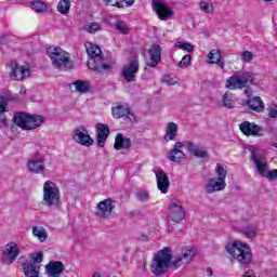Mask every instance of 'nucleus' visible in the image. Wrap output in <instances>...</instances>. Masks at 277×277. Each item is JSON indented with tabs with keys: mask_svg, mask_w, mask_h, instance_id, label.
Here are the masks:
<instances>
[{
	"mask_svg": "<svg viewBox=\"0 0 277 277\" xmlns=\"http://www.w3.org/2000/svg\"><path fill=\"white\" fill-rule=\"evenodd\" d=\"M30 259L34 261L32 265H38V263H42V261H44V254L42 252H38L36 254H31Z\"/></svg>",
	"mask_w": 277,
	"mask_h": 277,
	"instance_id": "obj_44",
	"label": "nucleus"
},
{
	"mask_svg": "<svg viewBox=\"0 0 277 277\" xmlns=\"http://www.w3.org/2000/svg\"><path fill=\"white\" fill-rule=\"evenodd\" d=\"M22 272L26 277H40V265L29 262L23 263Z\"/></svg>",
	"mask_w": 277,
	"mask_h": 277,
	"instance_id": "obj_21",
	"label": "nucleus"
},
{
	"mask_svg": "<svg viewBox=\"0 0 277 277\" xmlns=\"http://www.w3.org/2000/svg\"><path fill=\"white\" fill-rule=\"evenodd\" d=\"M13 122L24 131H34V129H38V127H42V124H44V118L40 115L15 113Z\"/></svg>",
	"mask_w": 277,
	"mask_h": 277,
	"instance_id": "obj_5",
	"label": "nucleus"
},
{
	"mask_svg": "<svg viewBox=\"0 0 277 277\" xmlns=\"http://www.w3.org/2000/svg\"><path fill=\"white\" fill-rule=\"evenodd\" d=\"M114 209H116L115 201L111 198L104 199L96 205L95 215L101 220H109L111 213H114Z\"/></svg>",
	"mask_w": 277,
	"mask_h": 277,
	"instance_id": "obj_9",
	"label": "nucleus"
},
{
	"mask_svg": "<svg viewBox=\"0 0 277 277\" xmlns=\"http://www.w3.org/2000/svg\"><path fill=\"white\" fill-rule=\"evenodd\" d=\"M28 170L32 174H42L44 172V158L40 156H34L28 160Z\"/></svg>",
	"mask_w": 277,
	"mask_h": 277,
	"instance_id": "obj_16",
	"label": "nucleus"
},
{
	"mask_svg": "<svg viewBox=\"0 0 277 277\" xmlns=\"http://www.w3.org/2000/svg\"><path fill=\"white\" fill-rule=\"evenodd\" d=\"M118 8H131L135 0H117Z\"/></svg>",
	"mask_w": 277,
	"mask_h": 277,
	"instance_id": "obj_45",
	"label": "nucleus"
},
{
	"mask_svg": "<svg viewBox=\"0 0 277 277\" xmlns=\"http://www.w3.org/2000/svg\"><path fill=\"white\" fill-rule=\"evenodd\" d=\"M225 248L233 260L239 262L240 265H250L252 263V250L248 245L236 240L227 243Z\"/></svg>",
	"mask_w": 277,
	"mask_h": 277,
	"instance_id": "obj_4",
	"label": "nucleus"
},
{
	"mask_svg": "<svg viewBox=\"0 0 277 277\" xmlns=\"http://www.w3.org/2000/svg\"><path fill=\"white\" fill-rule=\"evenodd\" d=\"M256 83V78H254V74L252 71H245L241 75H233L230 76L225 83V88L227 90H243V94L247 98L252 96V89L250 85H254Z\"/></svg>",
	"mask_w": 277,
	"mask_h": 277,
	"instance_id": "obj_2",
	"label": "nucleus"
},
{
	"mask_svg": "<svg viewBox=\"0 0 277 277\" xmlns=\"http://www.w3.org/2000/svg\"><path fill=\"white\" fill-rule=\"evenodd\" d=\"M150 63L147 64L149 68H156L159 62H161V47L153 45L149 50Z\"/></svg>",
	"mask_w": 277,
	"mask_h": 277,
	"instance_id": "obj_22",
	"label": "nucleus"
},
{
	"mask_svg": "<svg viewBox=\"0 0 277 277\" xmlns=\"http://www.w3.org/2000/svg\"><path fill=\"white\" fill-rule=\"evenodd\" d=\"M60 188L55 183L47 181L43 185V199L41 205L43 207H57L60 205Z\"/></svg>",
	"mask_w": 277,
	"mask_h": 277,
	"instance_id": "obj_7",
	"label": "nucleus"
},
{
	"mask_svg": "<svg viewBox=\"0 0 277 277\" xmlns=\"http://www.w3.org/2000/svg\"><path fill=\"white\" fill-rule=\"evenodd\" d=\"M32 10H35L36 12H44L47 11V3L42 1H36L32 3Z\"/></svg>",
	"mask_w": 277,
	"mask_h": 277,
	"instance_id": "obj_41",
	"label": "nucleus"
},
{
	"mask_svg": "<svg viewBox=\"0 0 277 277\" xmlns=\"http://www.w3.org/2000/svg\"><path fill=\"white\" fill-rule=\"evenodd\" d=\"M242 62H245L246 64H250V62H252V60H254V54H252V52L250 51H243L240 55Z\"/></svg>",
	"mask_w": 277,
	"mask_h": 277,
	"instance_id": "obj_40",
	"label": "nucleus"
},
{
	"mask_svg": "<svg viewBox=\"0 0 277 277\" xmlns=\"http://www.w3.org/2000/svg\"><path fill=\"white\" fill-rule=\"evenodd\" d=\"M45 269L48 272V277H60L66 267L61 261H51L48 265H45Z\"/></svg>",
	"mask_w": 277,
	"mask_h": 277,
	"instance_id": "obj_18",
	"label": "nucleus"
},
{
	"mask_svg": "<svg viewBox=\"0 0 277 277\" xmlns=\"http://www.w3.org/2000/svg\"><path fill=\"white\" fill-rule=\"evenodd\" d=\"M215 172L217 179H222L224 182H226V176L228 172L224 169V167L221 163H216Z\"/></svg>",
	"mask_w": 277,
	"mask_h": 277,
	"instance_id": "obj_36",
	"label": "nucleus"
},
{
	"mask_svg": "<svg viewBox=\"0 0 277 277\" xmlns=\"http://www.w3.org/2000/svg\"><path fill=\"white\" fill-rule=\"evenodd\" d=\"M265 1H272V0H265Z\"/></svg>",
	"mask_w": 277,
	"mask_h": 277,
	"instance_id": "obj_56",
	"label": "nucleus"
},
{
	"mask_svg": "<svg viewBox=\"0 0 277 277\" xmlns=\"http://www.w3.org/2000/svg\"><path fill=\"white\" fill-rule=\"evenodd\" d=\"M251 159L254 162V166L261 176H265V179H268L269 181H277V169L267 171L269 170L267 160H265L263 156L256 154L254 149L251 150Z\"/></svg>",
	"mask_w": 277,
	"mask_h": 277,
	"instance_id": "obj_8",
	"label": "nucleus"
},
{
	"mask_svg": "<svg viewBox=\"0 0 277 277\" xmlns=\"http://www.w3.org/2000/svg\"><path fill=\"white\" fill-rule=\"evenodd\" d=\"M183 146H185V144L182 142L175 143L173 148L167 154V159L173 163H181V161H185V153L182 150Z\"/></svg>",
	"mask_w": 277,
	"mask_h": 277,
	"instance_id": "obj_15",
	"label": "nucleus"
},
{
	"mask_svg": "<svg viewBox=\"0 0 277 277\" xmlns=\"http://www.w3.org/2000/svg\"><path fill=\"white\" fill-rule=\"evenodd\" d=\"M209 64H216L219 68L224 70V63L222 62V51L217 49L211 50L208 55Z\"/></svg>",
	"mask_w": 277,
	"mask_h": 277,
	"instance_id": "obj_24",
	"label": "nucleus"
},
{
	"mask_svg": "<svg viewBox=\"0 0 277 277\" xmlns=\"http://www.w3.org/2000/svg\"><path fill=\"white\" fill-rule=\"evenodd\" d=\"M194 256H196V249L192 247L182 249V253L175 256L172 255V249L164 247L154 254L150 272L155 276H163L170 269L176 271L189 265Z\"/></svg>",
	"mask_w": 277,
	"mask_h": 277,
	"instance_id": "obj_1",
	"label": "nucleus"
},
{
	"mask_svg": "<svg viewBox=\"0 0 277 277\" xmlns=\"http://www.w3.org/2000/svg\"><path fill=\"white\" fill-rule=\"evenodd\" d=\"M185 147L187 148L188 153H192L195 157L200 159H206V157H209V151L200 149L198 145L192 142H186Z\"/></svg>",
	"mask_w": 277,
	"mask_h": 277,
	"instance_id": "obj_26",
	"label": "nucleus"
},
{
	"mask_svg": "<svg viewBox=\"0 0 277 277\" xmlns=\"http://www.w3.org/2000/svg\"><path fill=\"white\" fill-rule=\"evenodd\" d=\"M189 64H192V55L186 54V55L183 56V58L177 64V66L180 68H187V66H189Z\"/></svg>",
	"mask_w": 277,
	"mask_h": 277,
	"instance_id": "obj_39",
	"label": "nucleus"
},
{
	"mask_svg": "<svg viewBox=\"0 0 277 277\" xmlns=\"http://www.w3.org/2000/svg\"><path fill=\"white\" fill-rule=\"evenodd\" d=\"M3 124H8V119H2Z\"/></svg>",
	"mask_w": 277,
	"mask_h": 277,
	"instance_id": "obj_53",
	"label": "nucleus"
},
{
	"mask_svg": "<svg viewBox=\"0 0 277 277\" xmlns=\"http://www.w3.org/2000/svg\"><path fill=\"white\" fill-rule=\"evenodd\" d=\"M239 129L241 133H243V135H247V137H250V135L252 137H263V133L265 132L262 127L250 121H243L242 123H240Z\"/></svg>",
	"mask_w": 277,
	"mask_h": 277,
	"instance_id": "obj_12",
	"label": "nucleus"
},
{
	"mask_svg": "<svg viewBox=\"0 0 277 277\" xmlns=\"http://www.w3.org/2000/svg\"><path fill=\"white\" fill-rule=\"evenodd\" d=\"M275 148H277V143H274Z\"/></svg>",
	"mask_w": 277,
	"mask_h": 277,
	"instance_id": "obj_55",
	"label": "nucleus"
},
{
	"mask_svg": "<svg viewBox=\"0 0 277 277\" xmlns=\"http://www.w3.org/2000/svg\"><path fill=\"white\" fill-rule=\"evenodd\" d=\"M163 81L167 83V85H176V80L168 75L163 77Z\"/></svg>",
	"mask_w": 277,
	"mask_h": 277,
	"instance_id": "obj_47",
	"label": "nucleus"
},
{
	"mask_svg": "<svg viewBox=\"0 0 277 277\" xmlns=\"http://www.w3.org/2000/svg\"><path fill=\"white\" fill-rule=\"evenodd\" d=\"M93 277H101V275L98 273H94Z\"/></svg>",
	"mask_w": 277,
	"mask_h": 277,
	"instance_id": "obj_54",
	"label": "nucleus"
},
{
	"mask_svg": "<svg viewBox=\"0 0 277 277\" xmlns=\"http://www.w3.org/2000/svg\"><path fill=\"white\" fill-rule=\"evenodd\" d=\"M95 129L97 131V146L103 148L107 142V137H109V127L104 123H97Z\"/></svg>",
	"mask_w": 277,
	"mask_h": 277,
	"instance_id": "obj_20",
	"label": "nucleus"
},
{
	"mask_svg": "<svg viewBox=\"0 0 277 277\" xmlns=\"http://www.w3.org/2000/svg\"><path fill=\"white\" fill-rule=\"evenodd\" d=\"M76 88V92H80L81 94H88L90 92V82L77 80L72 83Z\"/></svg>",
	"mask_w": 277,
	"mask_h": 277,
	"instance_id": "obj_30",
	"label": "nucleus"
},
{
	"mask_svg": "<svg viewBox=\"0 0 277 277\" xmlns=\"http://www.w3.org/2000/svg\"><path fill=\"white\" fill-rule=\"evenodd\" d=\"M135 198L136 200H140V202H148L150 195L148 194V190H138L135 193Z\"/></svg>",
	"mask_w": 277,
	"mask_h": 277,
	"instance_id": "obj_37",
	"label": "nucleus"
},
{
	"mask_svg": "<svg viewBox=\"0 0 277 277\" xmlns=\"http://www.w3.org/2000/svg\"><path fill=\"white\" fill-rule=\"evenodd\" d=\"M18 247L15 243L6 245L4 254H6L8 260L5 261L6 265H12L16 261V256L19 254Z\"/></svg>",
	"mask_w": 277,
	"mask_h": 277,
	"instance_id": "obj_25",
	"label": "nucleus"
},
{
	"mask_svg": "<svg viewBox=\"0 0 277 277\" xmlns=\"http://www.w3.org/2000/svg\"><path fill=\"white\" fill-rule=\"evenodd\" d=\"M223 105L227 109H233L235 107V100H233V93H225L223 95Z\"/></svg>",
	"mask_w": 277,
	"mask_h": 277,
	"instance_id": "obj_34",
	"label": "nucleus"
},
{
	"mask_svg": "<svg viewBox=\"0 0 277 277\" xmlns=\"http://www.w3.org/2000/svg\"><path fill=\"white\" fill-rule=\"evenodd\" d=\"M176 135H179V126L175 122H169L164 135L166 142L176 140Z\"/></svg>",
	"mask_w": 277,
	"mask_h": 277,
	"instance_id": "obj_28",
	"label": "nucleus"
},
{
	"mask_svg": "<svg viewBox=\"0 0 277 277\" xmlns=\"http://www.w3.org/2000/svg\"><path fill=\"white\" fill-rule=\"evenodd\" d=\"M11 70V77L15 81H24V79H28L31 70L28 66H19L15 61L11 62L9 65Z\"/></svg>",
	"mask_w": 277,
	"mask_h": 277,
	"instance_id": "obj_11",
	"label": "nucleus"
},
{
	"mask_svg": "<svg viewBox=\"0 0 277 277\" xmlns=\"http://www.w3.org/2000/svg\"><path fill=\"white\" fill-rule=\"evenodd\" d=\"M170 217L172 222H181L185 217V210H183V203L179 199H171L169 205Z\"/></svg>",
	"mask_w": 277,
	"mask_h": 277,
	"instance_id": "obj_14",
	"label": "nucleus"
},
{
	"mask_svg": "<svg viewBox=\"0 0 277 277\" xmlns=\"http://www.w3.org/2000/svg\"><path fill=\"white\" fill-rule=\"evenodd\" d=\"M57 11L61 14H68L70 12V0H61L57 4Z\"/></svg>",
	"mask_w": 277,
	"mask_h": 277,
	"instance_id": "obj_33",
	"label": "nucleus"
},
{
	"mask_svg": "<svg viewBox=\"0 0 277 277\" xmlns=\"http://www.w3.org/2000/svg\"><path fill=\"white\" fill-rule=\"evenodd\" d=\"M156 181L161 194H168V189H170V177H168V173L163 170L156 172Z\"/></svg>",
	"mask_w": 277,
	"mask_h": 277,
	"instance_id": "obj_17",
	"label": "nucleus"
},
{
	"mask_svg": "<svg viewBox=\"0 0 277 277\" xmlns=\"http://www.w3.org/2000/svg\"><path fill=\"white\" fill-rule=\"evenodd\" d=\"M140 70V62L137 58L132 60L129 64L124 65L122 68V77L128 81V83H133L135 81V76Z\"/></svg>",
	"mask_w": 277,
	"mask_h": 277,
	"instance_id": "obj_13",
	"label": "nucleus"
},
{
	"mask_svg": "<svg viewBox=\"0 0 277 277\" xmlns=\"http://www.w3.org/2000/svg\"><path fill=\"white\" fill-rule=\"evenodd\" d=\"M130 146H132L131 138L124 137L122 133L116 135L114 144L115 150H127Z\"/></svg>",
	"mask_w": 277,
	"mask_h": 277,
	"instance_id": "obj_23",
	"label": "nucleus"
},
{
	"mask_svg": "<svg viewBox=\"0 0 277 277\" xmlns=\"http://www.w3.org/2000/svg\"><path fill=\"white\" fill-rule=\"evenodd\" d=\"M85 29L89 34H94L101 29V25H98V23H96V22H93V23L88 24L85 26Z\"/></svg>",
	"mask_w": 277,
	"mask_h": 277,
	"instance_id": "obj_42",
	"label": "nucleus"
},
{
	"mask_svg": "<svg viewBox=\"0 0 277 277\" xmlns=\"http://www.w3.org/2000/svg\"><path fill=\"white\" fill-rule=\"evenodd\" d=\"M47 53L54 66L64 70L66 68H72V62H70V54L60 47H50L47 49Z\"/></svg>",
	"mask_w": 277,
	"mask_h": 277,
	"instance_id": "obj_6",
	"label": "nucleus"
},
{
	"mask_svg": "<svg viewBox=\"0 0 277 277\" xmlns=\"http://www.w3.org/2000/svg\"><path fill=\"white\" fill-rule=\"evenodd\" d=\"M129 105L127 104H119L113 108V116L114 118H124L127 114H129Z\"/></svg>",
	"mask_w": 277,
	"mask_h": 277,
	"instance_id": "obj_29",
	"label": "nucleus"
},
{
	"mask_svg": "<svg viewBox=\"0 0 277 277\" xmlns=\"http://www.w3.org/2000/svg\"><path fill=\"white\" fill-rule=\"evenodd\" d=\"M124 118H128L130 122H137V117L131 111V108H129V113L124 116Z\"/></svg>",
	"mask_w": 277,
	"mask_h": 277,
	"instance_id": "obj_48",
	"label": "nucleus"
},
{
	"mask_svg": "<svg viewBox=\"0 0 277 277\" xmlns=\"http://www.w3.org/2000/svg\"><path fill=\"white\" fill-rule=\"evenodd\" d=\"M106 5H114L115 8H118V0H104Z\"/></svg>",
	"mask_w": 277,
	"mask_h": 277,
	"instance_id": "obj_50",
	"label": "nucleus"
},
{
	"mask_svg": "<svg viewBox=\"0 0 277 277\" xmlns=\"http://www.w3.org/2000/svg\"><path fill=\"white\" fill-rule=\"evenodd\" d=\"M240 233L242 235H245L246 237H248L249 239H252L254 237H256V227L254 226H247V227H243Z\"/></svg>",
	"mask_w": 277,
	"mask_h": 277,
	"instance_id": "obj_35",
	"label": "nucleus"
},
{
	"mask_svg": "<svg viewBox=\"0 0 277 277\" xmlns=\"http://www.w3.org/2000/svg\"><path fill=\"white\" fill-rule=\"evenodd\" d=\"M87 53L90 57L88 62V66L90 70H94V72H103L107 70H111V64L105 63L103 58V52L101 48L93 43H85Z\"/></svg>",
	"mask_w": 277,
	"mask_h": 277,
	"instance_id": "obj_3",
	"label": "nucleus"
},
{
	"mask_svg": "<svg viewBox=\"0 0 277 277\" xmlns=\"http://www.w3.org/2000/svg\"><path fill=\"white\" fill-rule=\"evenodd\" d=\"M115 28L117 29L118 32L120 34H129V26H127L124 23L122 22H118L117 24H115Z\"/></svg>",
	"mask_w": 277,
	"mask_h": 277,
	"instance_id": "obj_43",
	"label": "nucleus"
},
{
	"mask_svg": "<svg viewBox=\"0 0 277 277\" xmlns=\"http://www.w3.org/2000/svg\"><path fill=\"white\" fill-rule=\"evenodd\" d=\"M32 235L39 239V241L44 242L45 239L49 238V235L47 234V229L44 227H32Z\"/></svg>",
	"mask_w": 277,
	"mask_h": 277,
	"instance_id": "obj_31",
	"label": "nucleus"
},
{
	"mask_svg": "<svg viewBox=\"0 0 277 277\" xmlns=\"http://www.w3.org/2000/svg\"><path fill=\"white\" fill-rule=\"evenodd\" d=\"M209 276L213 275V271L211 268H208Z\"/></svg>",
	"mask_w": 277,
	"mask_h": 277,
	"instance_id": "obj_52",
	"label": "nucleus"
},
{
	"mask_svg": "<svg viewBox=\"0 0 277 277\" xmlns=\"http://www.w3.org/2000/svg\"><path fill=\"white\" fill-rule=\"evenodd\" d=\"M199 8L200 11L206 14H213V2L211 0H201L199 2Z\"/></svg>",
	"mask_w": 277,
	"mask_h": 277,
	"instance_id": "obj_32",
	"label": "nucleus"
},
{
	"mask_svg": "<svg viewBox=\"0 0 277 277\" xmlns=\"http://www.w3.org/2000/svg\"><path fill=\"white\" fill-rule=\"evenodd\" d=\"M72 140L81 146L90 147L94 144V140L92 136H90L88 129H85L83 126H80L74 130Z\"/></svg>",
	"mask_w": 277,
	"mask_h": 277,
	"instance_id": "obj_10",
	"label": "nucleus"
},
{
	"mask_svg": "<svg viewBox=\"0 0 277 277\" xmlns=\"http://www.w3.org/2000/svg\"><path fill=\"white\" fill-rule=\"evenodd\" d=\"M140 241H146L148 239V235L146 234H141V236L138 237Z\"/></svg>",
	"mask_w": 277,
	"mask_h": 277,
	"instance_id": "obj_51",
	"label": "nucleus"
},
{
	"mask_svg": "<svg viewBox=\"0 0 277 277\" xmlns=\"http://www.w3.org/2000/svg\"><path fill=\"white\" fill-rule=\"evenodd\" d=\"M268 118H277V105L272 104L268 107Z\"/></svg>",
	"mask_w": 277,
	"mask_h": 277,
	"instance_id": "obj_46",
	"label": "nucleus"
},
{
	"mask_svg": "<svg viewBox=\"0 0 277 277\" xmlns=\"http://www.w3.org/2000/svg\"><path fill=\"white\" fill-rule=\"evenodd\" d=\"M246 105H248V107L252 109V111H258V114H261V111L265 109V105H263V100H261L260 96L249 98L246 102Z\"/></svg>",
	"mask_w": 277,
	"mask_h": 277,
	"instance_id": "obj_27",
	"label": "nucleus"
},
{
	"mask_svg": "<svg viewBox=\"0 0 277 277\" xmlns=\"http://www.w3.org/2000/svg\"><path fill=\"white\" fill-rule=\"evenodd\" d=\"M5 97L3 96H0V114H3L5 113Z\"/></svg>",
	"mask_w": 277,
	"mask_h": 277,
	"instance_id": "obj_49",
	"label": "nucleus"
},
{
	"mask_svg": "<svg viewBox=\"0 0 277 277\" xmlns=\"http://www.w3.org/2000/svg\"><path fill=\"white\" fill-rule=\"evenodd\" d=\"M225 188L226 182H224L222 177H211L206 185V192H208V194H213V192H222V189Z\"/></svg>",
	"mask_w": 277,
	"mask_h": 277,
	"instance_id": "obj_19",
	"label": "nucleus"
},
{
	"mask_svg": "<svg viewBox=\"0 0 277 277\" xmlns=\"http://www.w3.org/2000/svg\"><path fill=\"white\" fill-rule=\"evenodd\" d=\"M175 47L177 49H182V51H187V53H192L194 51V45L189 42H181V41H177L175 43Z\"/></svg>",
	"mask_w": 277,
	"mask_h": 277,
	"instance_id": "obj_38",
	"label": "nucleus"
}]
</instances>
